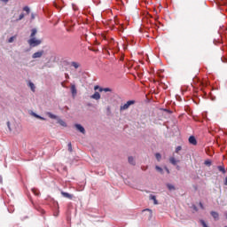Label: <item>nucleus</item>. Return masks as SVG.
<instances>
[{
    "label": "nucleus",
    "instance_id": "e433bc0d",
    "mask_svg": "<svg viewBox=\"0 0 227 227\" xmlns=\"http://www.w3.org/2000/svg\"><path fill=\"white\" fill-rule=\"evenodd\" d=\"M165 169H166V171H167L168 175H169V168H165Z\"/></svg>",
    "mask_w": 227,
    "mask_h": 227
},
{
    "label": "nucleus",
    "instance_id": "4c0bfd02",
    "mask_svg": "<svg viewBox=\"0 0 227 227\" xmlns=\"http://www.w3.org/2000/svg\"><path fill=\"white\" fill-rule=\"evenodd\" d=\"M70 78V76H68V74H66V79H69Z\"/></svg>",
    "mask_w": 227,
    "mask_h": 227
},
{
    "label": "nucleus",
    "instance_id": "aec40b11",
    "mask_svg": "<svg viewBox=\"0 0 227 227\" xmlns=\"http://www.w3.org/2000/svg\"><path fill=\"white\" fill-rule=\"evenodd\" d=\"M28 86H29L30 90H32L33 91H35V83H33V82H30L28 83Z\"/></svg>",
    "mask_w": 227,
    "mask_h": 227
},
{
    "label": "nucleus",
    "instance_id": "9b49d317",
    "mask_svg": "<svg viewBox=\"0 0 227 227\" xmlns=\"http://www.w3.org/2000/svg\"><path fill=\"white\" fill-rule=\"evenodd\" d=\"M218 171H220L221 173H223V175L226 174V168H224V166H218L217 167Z\"/></svg>",
    "mask_w": 227,
    "mask_h": 227
},
{
    "label": "nucleus",
    "instance_id": "f3484780",
    "mask_svg": "<svg viewBox=\"0 0 227 227\" xmlns=\"http://www.w3.org/2000/svg\"><path fill=\"white\" fill-rule=\"evenodd\" d=\"M150 200H153V201H154V205L159 204V202L157 201V198L154 195H150Z\"/></svg>",
    "mask_w": 227,
    "mask_h": 227
},
{
    "label": "nucleus",
    "instance_id": "ddd939ff",
    "mask_svg": "<svg viewBox=\"0 0 227 227\" xmlns=\"http://www.w3.org/2000/svg\"><path fill=\"white\" fill-rule=\"evenodd\" d=\"M211 215L212 217H214V219L217 220L219 219V213L215 212V211H212L211 212Z\"/></svg>",
    "mask_w": 227,
    "mask_h": 227
},
{
    "label": "nucleus",
    "instance_id": "6ab92c4d",
    "mask_svg": "<svg viewBox=\"0 0 227 227\" xmlns=\"http://www.w3.org/2000/svg\"><path fill=\"white\" fill-rule=\"evenodd\" d=\"M155 169L159 171V173H160L161 175L164 174V170L162 169V168L159 167V166H156L155 167Z\"/></svg>",
    "mask_w": 227,
    "mask_h": 227
},
{
    "label": "nucleus",
    "instance_id": "5701e85b",
    "mask_svg": "<svg viewBox=\"0 0 227 227\" xmlns=\"http://www.w3.org/2000/svg\"><path fill=\"white\" fill-rule=\"evenodd\" d=\"M155 158L157 159V160H160V159H162V156L160 155V153H157L156 154H155Z\"/></svg>",
    "mask_w": 227,
    "mask_h": 227
},
{
    "label": "nucleus",
    "instance_id": "0eeeda50",
    "mask_svg": "<svg viewBox=\"0 0 227 227\" xmlns=\"http://www.w3.org/2000/svg\"><path fill=\"white\" fill-rule=\"evenodd\" d=\"M71 93L73 97L77 96V88H75V84L71 85Z\"/></svg>",
    "mask_w": 227,
    "mask_h": 227
},
{
    "label": "nucleus",
    "instance_id": "473e14b6",
    "mask_svg": "<svg viewBox=\"0 0 227 227\" xmlns=\"http://www.w3.org/2000/svg\"><path fill=\"white\" fill-rule=\"evenodd\" d=\"M2 3H8V1H10V0H0Z\"/></svg>",
    "mask_w": 227,
    "mask_h": 227
},
{
    "label": "nucleus",
    "instance_id": "4be33fe9",
    "mask_svg": "<svg viewBox=\"0 0 227 227\" xmlns=\"http://www.w3.org/2000/svg\"><path fill=\"white\" fill-rule=\"evenodd\" d=\"M25 17V14L24 13H21L20 16H19V19L16 20V22H19V20H22V19H24Z\"/></svg>",
    "mask_w": 227,
    "mask_h": 227
},
{
    "label": "nucleus",
    "instance_id": "2f4dec72",
    "mask_svg": "<svg viewBox=\"0 0 227 227\" xmlns=\"http://www.w3.org/2000/svg\"><path fill=\"white\" fill-rule=\"evenodd\" d=\"M200 208H202V210L205 209V207L203 206V203H201V202H200Z\"/></svg>",
    "mask_w": 227,
    "mask_h": 227
},
{
    "label": "nucleus",
    "instance_id": "f704fd0d",
    "mask_svg": "<svg viewBox=\"0 0 227 227\" xmlns=\"http://www.w3.org/2000/svg\"><path fill=\"white\" fill-rule=\"evenodd\" d=\"M223 184H224V185H227V176L225 177Z\"/></svg>",
    "mask_w": 227,
    "mask_h": 227
},
{
    "label": "nucleus",
    "instance_id": "39448f33",
    "mask_svg": "<svg viewBox=\"0 0 227 227\" xmlns=\"http://www.w3.org/2000/svg\"><path fill=\"white\" fill-rule=\"evenodd\" d=\"M74 127L82 134H86V129H84V127H82L81 124H74Z\"/></svg>",
    "mask_w": 227,
    "mask_h": 227
},
{
    "label": "nucleus",
    "instance_id": "1a4fd4ad",
    "mask_svg": "<svg viewBox=\"0 0 227 227\" xmlns=\"http://www.w3.org/2000/svg\"><path fill=\"white\" fill-rule=\"evenodd\" d=\"M90 98L93 100H100V93L96 91L93 95L90 96Z\"/></svg>",
    "mask_w": 227,
    "mask_h": 227
},
{
    "label": "nucleus",
    "instance_id": "a19ab883",
    "mask_svg": "<svg viewBox=\"0 0 227 227\" xmlns=\"http://www.w3.org/2000/svg\"><path fill=\"white\" fill-rule=\"evenodd\" d=\"M176 169H180V166H177V167H176Z\"/></svg>",
    "mask_w": 227,
    "mask_h": 227
},
{
    "label": "nucleus",
    "instance_id": "72a5a7b5",
    "mask_svg": "<svg viewBox=\"0 0 227 227\" xmlns=\"http://www.w3.org/2000/svg\"><path fill=\"white\" fill-rule=\"evenodd\" d=\"M34 116L35 117V118H40V115H38V114H34Z\"/></svg>",
    "mask_w": 227,
    "mask_h": 227
},
{
    "label": "nucleus",
    "instance_id": "423d86ee",
    "mask_svg": "<svg viewBox=\"0 0 227 227\" xmlns=\"http://www.w3.org/2000/svg\"><path fill=\"white\" fill-rule=\"evenodd\" d=\"M189 143L190 145H193V146H196L198 145V141L196 140V137L194 136H191L189 137Z\"/></svg>",
    "mask_w": 227,
    "mask_h": 227
},
{
    "label": "nucleus",
    "instance_id": "ea45409f",
    "mask_svg": "<svg viewBox=\"0 0 227 227\" xmlns=\"http://www.w3.org/2000/svg\"><path fill=\"white\" fill-rule=\"evenodd\" d=\"M194 210H198V207H196V206L193 207Z\"/></svg>",
    "mask_w": 227,
    "mask_h": 227
},
{
    "label": "nucleus",
    "instance_id": "393cba45",
    "mask_svg": "<svg viewBox=\"0 0 227 227\" xmlns=\"http://www.w3.org/2000/svg\"><path fill=\"white\" fill-rule=\"evenodd\" d=\"M204 164L206 165V166H212V161H210V160H206L205 162H204Z\"/></svg>",
    "mask_w": 227,
    "mask_h": 227
},
{
    "label": "nucleus",
    "instance_id": "79ce46f5",
    "mask_svg": "<svg viewBox=\"0 0 227 227\" xmlns=\"http://www.w3.org/2000/svg\"><path fill=\"white\" fill-rule=\"evenodd\" d=\"M8 127H10V122H7Z\"/></svg>",
    "mask_w": 227,
    "mask_h": 227
},
{
    "label": "nucleus",
    "instance_id": "dca6fc26",
    "mask_svg": "<svg viewBox=\"0 0 227 227\" xmlns=\"http://www.w3.org/2000/svg\"><path fill=\"white\" fill-rule=\"evenodd\" d=\"M129 163L132 166L136 165V160H134V158L132 156L129 157Z\"/></svg>",
    "mask_w": 227,
    "mask_h": 227
},
{
    "label": "nucleus",
    "instance_id": "a878e982",
    "mask_svg": "<svg viewBox=\"0 0 227 227\" xmlns=\"http://www.w3.org/2000/svg\"><path fill=\"white\" fill-rule=\"evenodd\" d=\"M54 6L55 8H57L58 10H61V6L58 5V2H54Z\"/></svg>",
    "mask_w": 227,
    "mask_h": 227
},
{
    "label": "nucleus",
    "instance_id": "412c9836",
    "mask_svg": "<svg viewBox=\"0 0 227 227\" xmlns=\"http://www.w3.org/2000/svg\"><path fill=\"white\" fill-rule=\"evenodd\" d=\"M167 187H168V191H175V185H173V184H168Z\"/></svg>",
    "mask_w": 227,
    "mask_h": 227
},
{
    "label": "nucleus",
    "instance_id": "c756f323",
    "mask_svg": "<svg viewBox=\"0 0 227 227\" xmlns=\"http://www.w3.org/2000/svg\"><path fill=\"white\" fill-rule=\"evenodd\" d=\"M94 90H95V91H97V90H98V91H100V87H99L98 85H96V86L94 87Z\"/></svg>",
    "mask_w": 227,
    "mask_h": 227
},
{
    "label": "nucleus",
    "instance_id": "bb28decb",
    "mask_svg": "<svg viewBox=\"0 0 227 227\" xmlns=\"http://www.w3.org/2000/svg\"><path fill=\"white\" fill-rule=\"evenodd\" d=\"M182 150V146L178 145L176 148V153H178V152H180Z\"/></svg>",
    "mask_w": 227,
    "mask_h": 227
},
{
    "label": "nucleus",
    "instance_id": "4468645a",
    "mask_svg": "<svg viewBox=\"0 0 227 227\" xmlns=\"http://www.w3.org/2000/svg\"><path fill=\"white\" fill-rule=\"evenodd\" d=\"M23 12H26V15H29V13H31V9L29 6H25L23 7Z\"/></svg>",
    "mask_w": 227,
    "mask_h": 227
},
{
    "label": "nucleus",
    "instance_id": "20e7f679",
    "mask_svg": "<svg viewBox=\"0 0 227 227\" xmlns=\"http://www.w3.org/2000/svg\"><path fill=\"white\" fill-rule=\"evenodd\" d=\"M43 56V51H36L32 55L33 59L42 58Z\"/></svg>",
    "mask_w": 227,
    "mask_h": 227
},
{
    "label": "nucleus",
    "instance_id": "c03bdc74",
    "mask_svg": "<svg viewBox=\"0 0 227 227\" xmlns=\"http://www.w3.org/2000/svg\"><path fill=\"white\" fill-rule=\"evenodd\" d=\"M224 227H227V226H224Z\"/></svg>",
    "mask_w": 227,
    "mask_h": 227
},
{
    "label": "nucleus",
    "instance_id": "cd10ccee",
    "mask_svg": "<svg viewBox=\"0 0 227 227\" xmlns=\"http://www.w3.org/2000/svg\"><path fill=\"white\" fill-rule=\"evenodd\" d=\"M200 223L203 227H208V225H207V223H205L203 220H200Z\"/></svg>",
    "mask_w": 227,
    "mask_h": 227
},
{
    "label": "nucleus",
    "instance_id": "c9c22d12",
    "mask_svg": "<svg viewBox=\"0 0 227 227\" xmlns=\"http://www.w3.org/2000/svg\"><path fill=\"white\" fill-rule=\"evenodd\" d=\"M39 120H43V121H45V118L42 117L39 115Z\"/></svg>",
    "mask_w": 227,
    "mask_h": 227
},
{
    "label": "nucleus",
    "instance_id": "b1692460",
    "mask_svg": "<svg viewBox=\"0 0 227 227\" xmlns=\"http://www.w3.org/2000/svg\"><path fill=\"white\" fill-rule=\"evenodd\" d=\"M32 192L35 196H40V192H38L36 189H32Z\"/></svg>",
    "mask_w": 227,
    "mask_h": 227
},
{
    "label": "nucleus",
    "instance_id": "9d476101",
    "mask_svg": "<svg viewBox=\"0 0 227 227\" xmlns=\"http://www.w3.org/2000/svg\"><path fill=\"white\" fill-rule=\"evenodd\" d=\"M61 194L64 198H67V200H72V198H74V195L68 192H61Z\"/></svg>",
    "mask_w": 227,
    "mask_h": 227
},
{
    "label": "nucleus",
    "instance_id": "37998d69",
    "mask_svg": "<svg viewBox=\"0 0 227 227\" xmlns=\"http://www.w3.org/2000/svg\"><path fill=\"white\" fill-rule=\"evenodd\" d=\"M111 43H113V40L110 42V45H111Z\"/></svg>",
    "mask_w": 227,
    "mask_h": 227
},
{
    "label": "nucleus",
    "instance_id": "7ed1b4c3",
    "mask_svg": "<svg viewBox=\"0 0 227 227\" xmlns=\"http://www.w3.org/2000/svg\"><path fill=\"white\" fill-rule=\"evenodd\" d=\"M134 104H136V100L127 101L124 105H121L120 106L121 113V111H127V109H129V107H130V106H134Z\"/></svg>",
    "mask_w": 227,
    "mask_h": 227
},
{
    "label": "nucleus",
    "instance_id": "f03ea898",
    "mask_svg": "<svg viewBox=\"0 0 227 227\" xmlns=\"http://www.w3.org/2000/svg\"><path fill=\"white\" fill-rule=\"evenodd\" d=\"M47 116H49V118H51V120H58V123L59 125H61V127H67V122H65V121L58 118L57 115H54V114L48 112Z\"/></svg>",
    "mask_w": 227,
    "mask_h": 227
},
{
    "label": "nucleus",
    "instance_id": "f8f14e48",
    "mask_svg": "<svg viewBox=\"0 0 227 227\" xmlns=\"http://www.w3.org/2000/svg\"><path fill=\"white\" fill-rule=\"evenodd\" d=\"M71 67H74V68L77 69L79 67H81V64L79 62L73 61L71 62Z\"/></svg>",
    "mask_w": 227,
    "mask_h": 227
},
{
    "label": "nucleus",
    "instance_id": "2eb2a0df",
    "mask_svg": "<svg viewBox=\"0 0 227 227\" xmlns=\"http://www.w3.org/2000/svg\"><path fill=\"white\" fill-rule=\"evenodd\" d=\"M17 40V35L12 36L8 39V43H13Z\"/></svg>",
    "mask_w": 227,
    "mask_h": 227
},
{
    "label": "nucleus",
    "instance_id": "f257e3e1",
    "mask_svg": "<svg viewBox=\"0 0 227 227\" xmlns=\"http://www.w3.org/2000/svg\"><path fill=\"white\" fill-rule=\"evenodd\" d=\"M36 33H38L36 28H33L31 30L30 39L27 41V43L31 47H38V45L42 44V40L36 39V37H35V36H36Z\"/></svg>",
    "mask_w": 227,
    "mask_h": 227
},
{
    "label": "nucleus",
    "instance_id": "a211bd4d",
    "mask_svg": "<svg viewBox=\"0 0 227 227\" xmlns=\"http://www.w3.org/2000/svg\"><path fill=\"white\" fill-rule=\"evenodd\" d=\"M99 91H100V93H102V91H105L106 93H107L108 91H111V89H109V88H99Z\"/></svg>",
    "mask_w": 227,
    "mask_h": 227
},
{
    "label": "nucleus",
    "instance_id": "6e6552de",
    "mask_svg": "<svg viewBox=\"0 0 227 227\" xmlns=\"http://www.w3.org/2000/svg\"><path fill=\"white\" fill-rule=\"evenodd\" d=\"M169 162L173 166H176V164H178V162H180V160H176L175 157L172 156V157L169 158Z\"/></svg>",
    "mask_w": 227,
    "mask_h": 227
},
{
    "label": "nucleus",
    "instance_id": "58836bf2",
    "mask_svg": "<svg viewBox=\"0 0 227 227\" xmlns=\"http://www.w3.org/2000/svg\"><path fill=\"white\" fill-rule=\"evenodd\" d=\"M146 210H147L148 212H152V210H150V209H145L144 212H146Z\"/></svg>",
    "mask_w": 227,
    "mask_h": 227
},
{
    "label": "nucleus",
    "instance_id": "c85d7f7f",
    "mask_svg": "<svg viewBox=\"0 0 227 227\" xmlns=\"http://www.w3.org/2000/svg\"><path fill=\"white\" fill-rule=\"evenodd\" d=\"M68 152H72V143L67 145Z\"/></svg>",
    "mask_w": 227,
    "mask_h": 227
},
{
    "label": "nucleus",
    "instance_id": "7c9ffc66",
    "mask_svg": "<svg viewBox=\"0 0 227 227\" xmlns=\"http://www.w3.org/2000/svg\"><path fill=\"white\" fill-rule=\"evenodd\" d=\"M35 13H32V14H31V20H35Z\"/></svg>",
    "mask_w": 227,
    "mask_h": 227
}]
</instances>
